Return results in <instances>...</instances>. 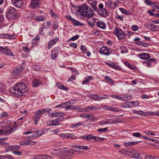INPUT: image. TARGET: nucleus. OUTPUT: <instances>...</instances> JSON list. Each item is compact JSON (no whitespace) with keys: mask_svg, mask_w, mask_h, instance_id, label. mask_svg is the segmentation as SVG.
Returning <instances> with one entry per match:
<instances>
[{"mask_svg":"<svg viewBox=\"0 0 159 159\" xmlns=\"http://www.w3.org/2000/svg\"><path fill=\"white\" fill-rule=\"evenodd\" d=\"M28 91V88L23 83H18L15 86L11 87L10 89V92L18 98H20L24 95L26 96Z\"/></svg>","mask_w":159,"mask_h":159,"instance_id":"1","label":"nucleus"},{"mask_svg":"<svg viewBox=\"0 0 159 159\" xmlns=\"http://www.w3.org/2000/svg\"><path fill=\"white\" fill-rule=\"evenodd\" d=\"M94 12L92 8L86 4H83L80 7L79 13L78 16L80 18L84 17L90 18L93 16Z\"/></svg>","mask_w":159,"mask_h":159,"instance_id":"2","label":"nucleus"},{"mask_svg":"<svg viewBox=\"0 0 159 159\" xmlns=\"http://www.w3.org/2000/svg\"><path fill=\"white\" fill-rule=\"evenodd\" d=\"M16 9L12 7H9L6 14L7 17L9 19H14L16 18Z\"/></svg>","mask_w":159,"mask_h":159,"instance_id":"3","label":"nucleus"},{"mask_svg":"<svg viewBox=\"0 0 159 159\" xmlns=\"http://www.w3.org/2000/svg\"><path fill=\"white\" fill-rule=\"evenodd\" d=\"M44 132L42 130H38L36 128H34L32 129V134L30 136H28L29 138L32 139H35L41 136L44 134Z\"/></svg>","mask_w":159,"mask_h":159,"instance_id":"4","label":"nucleus"},{"mask_svg":"<svg viewBox=\"0 0 159 159\" xmlns=\"http://www.w3.org/2000/svg\"><path fill=\"white\" fill-rule=\"evenodd\" d=\"M18 125H14L6 126L3 128L5 134H7L11 133L14 130V129L17 128Z\"/></svg>","mask_w":159,"mask_h":159,"instance_id":"5","label":"nucleus"},{"mask_svg":"<svg viewBox=\"0 0 159 159\" xmlns=\"http://www.w3.org/2000/svg\"><path fill=\"white\" fill-rule=\"evenodd\" d=\"M65 16L67 19L72 21L74 25H76L77 26H80L81 27L84 25L83 23H80V22L79 21H78L73 18L70 15Z\"/></svg>","mask_w":159,"mask_h":159,"instance_id":"6","label":"nucleus"},{"mask_svg":"<svg viewBox=\"0 0 159 159\" xmlns=\"http://www.w3.org/2000/svg\"><path fill=\"white\" fill-rule=\"evenodd\" d=\"M64 119L63 117L58 118L56 120L50 121L48 125L50 126H57L59 125V123Z\"/></svg>","mask_w":159,"mask_h":159,"instance_id":"7","label":"nucleus"},{"mask_svg":"<svg viewBox=\"0 0 159 159\" xmlns=\"http://www.w3.org/2000/svg\"><path fill=\"white\" fill-rule=\"evenodd\" d=\"M110 50L107 47L102 46L100 48L99 52L101 54L107 56L111 54Z\"/></svg>","mask_w":159,"mask_h":159,"instance_id":"8","label":"nucleus"},{"mask_svg":"<svg viewBox=\"0 0 159 159\" xmlns=\"http://www.w3.org/2000/svg\"><path fill=\"white\" fill-rule=\"evenodd\" d=\"M16 121L12 123L11 122V120L10 119H7L0 123V126L2 127L4 126L5 125H16Z\"/></svg>","mask_w":159,"mask_h":159,"instance_id":"9","label":"nucleus"},{"mask_svg":"<svg viewBox=\"0 0 159 159\" xmlns=\"http://www.w3.org/2000/svg\"><path fill=\"white\" fill-rule=\"evenodd\" d=\"M20 146L18 145L12 146L8 145L5 148V150L6 152H8L11 151H14L15 149H20Z\"/></svg>","mask_w":159,"mask_h":159,"instance_id":"10","label":"nucleus"},{"mask_svg":"<svg viewBox=\"0 0 159 159\" xmlns=\"http://www.w3.org/2000/svg\"><path fill=\"white\" fill-rule=\"evenodd\" d=\"M11 3L14 6L18 8L23 6V2L22 0H12Z\"/></svg>","mask_w":159,"mask_h":159,"instance_id":"11","label":"nucleus"},{"mask_svg":"<svg viewBox=\"0 0 159 159\" xmlns=\"http://www.w3.org/2000/svg\"><path fill=\"white\" fill-rule=\"evenodd\" d=\"M127 152H130V155L133 158H139V154L136 150L130 149L128 150Z\"/></svg>","mask_w":159,"mask_h":159,"instance_id":"12","label":"nucleus"},{"mask_svg":"<svg viewBox=\"0 0 159 159\" xmlns=\"http://www.w3.org/2000/svg\"><path fill=\"white\" fill-rule=\"evenodd\" d=\"M41 2L39 0H33L31 3V7L33 9H35L39 7Z\"/></svg>","mask_w":159,"mask_h":159,"instance_id":"13","label":"nucleus"},{"mask_svg":"<svg viewBox=\"0 0 159 159\" xmlns=\"http://www.w3.org/2000/svg\"><path fill=\"white\" fill-rule=\"evenodd\" d=\"M2 52L4 54L8 56H10L14 57L15 56L12 52L9 49H7L6 48L3 47L2 48Z\"/></svg>","mask_w":159,"mask_h":159,"instance_id":"14","label":"nucleus"},{"mask_svg":"<svg viewBox=\"0 0 159 159\" xmlns=\"http://www.w3.org/2000/svg\"><path fill=\"white\" fill-rule=\"evenodd\" d=\"M114 34L119 39H121L124 37V35L122 30H114Z\"/></svg>","mask_w":159,"mask_h":159,"instance_id":"15","label":"nucleus"},{"mask_svg":"<svg viewBox=\"0 0 159 159\" xmlns=\"http://www.w3.org/2000/svg\"><path fill=\"white\" fill-rule=\"evenodd\" d=\"M96 25L101 29L104 30L106 29V25L103 21H98L96 22Z\"/></svg>","mask_w":159,"mask_h":159,"instance_id":"16","label":"nucleus"},{"mask_svg":"<svg viewBox=\"0 0 159 159\" xmlns=\"http://www.w3.org/2000/svg\"><path fill=\"white\" fill-rule=\"evenodd\" d=\"M65 114L64 113L61 112H52L49 114V116L51 117H55L57 116L63 117L65 115Z\"/></svg>","mask_w":159,"mask_h":159,"instance_id":"17","label":"nucleus"},{"mask_svg":"<svg viewBox=\"0 0 159 159\" xmlns=\"http://www.w3.org/2000/svg\"><path fill=\"white\" fill-rule=\"evenodd\" d=\"M59 40V38H56L53 39L52 40L49 41L48 43V49H49L51 48L52 46L55 44L56 42Z\"/></svg>","mask_w":159,"mask_h":159,"instance_id":"18","label":"nucleus"},{"mask_svg":"<svg viewBox=\"0 0 159 159\" xmlns=\"http://www.w3.org/2000/svg\"><path fill=\"white\" fill-rule=\"evenodd\" d=\"M88 23L90 27L93 28L95 24V20L93 18H89L87 20Z\"/></svg>","mask_w":159,"mask_h":159,"instance_id":"19","label":"nucleus"},{"mask_svg":"<svg viewBox=\"0 0 159 159\" xmlns=\"http://www.w3.org/2000/svg\"><path fill=\"white\" fill-rule=\"evenodd\" d=\"M46 18V16L45 15L37 16L35 17L34 20L38 22H39L45 20Z\"/></svg>","mask_w":159,"mask_h":159,"instance_id":"20","label":"nucleus"},{"mask_svg":"<svg viewBox=\"0 0 159 159\" xmlns=\"http://www.w3.org/2000/svg\"><path fill=\"white\" fill-rule=\"evenodd\" d=\"M128 104L129 108H132L139 106V103L138 101H135L129 102Z\"/></svg>","mask_w":159,"mask_h":159,"instance_id":"21","label":"nucleus"},{"mask_svg":"<svg viewBox=\"0 0 159 159\" xmlns=\"http://www.w3.org/2000/svg\"><path fill=\"white\" fill-rule=\"evenodd\" d=\"M140 58L143 60H146L150 57V56L148 53L144 52L142 53L139 55Z\"/></svg>","mask_w":159,"mask_h":159,"instance_id":"22","label":"nucleus"},{"mask_svg":"<svg viewBox=\"0 0 159 159\" xmlns=\"http://www.w3.org/2000/svg\"><path fill=\"white\" fill-rule=\"evenodd\" d=\"M42 114L41 111L40 110H38L34 114V117L36 118L37 119L35 120V122H37L38 120L40 118L41 115Z\"/></svg>","mask_w":159,"mask_h":159,"instance_id":"23","label":"nucleus"},{"mask_svg":"<svg viewBox=\"0 0 159 159\" xmlns=\"http://www.w3.org/2000/svg\"><path fill=\"white\" fill-rule=\"evenodd\" d=\"M21 68L20 67H18L15 68L13 71V75H14L13 78H14V76L19 75L21 71Z\"/></svg>","mask_w":159,"mask_h":159,"instance_id":"24","label":"nucleus"},{"mask_svg":"<svg viewBox=\"0 0 159 159\" xmlns=\"http://www.w3.org/2000/svg\"><path fill=\"white\" fill-rule=\"evenodd\" d=\"M74 155V152H68L64 154V157L63 159H70Z\"/></svg>","mask_w":159,"mask_h":159,"instance_id":"25","label":"nucleus"},{"mask_svg":"<svg viewBox=\"0 0 159 159\" xmlns=\"http://www.w3.org/2000/svg\"><path fill=\"white\" fill-rule=\"evenodd\" d=\"M20 144L22 145H34L35 144V142L33 141H21L20 142Z\"/></svg>","mask_w":159,"mask_h":159,"instance_id":"26","label":"nucleus"},{"mask_svg":"<svg viewBox=\"0 0 159 159\" xmlns=\"http://www.w3.org/2000/svg\"><path fill=\"white\" fill-rule=\"evenodd\" d=\"M132 98V97L129 95L127 94L123 95L121 97V100L125 101L130 100Z\"/></svg>","mask_w":159,"mask_h":159,"instance_id":"27","label":"nucleus"},{"mask_svg":"<svg viewBox=\"0 0 159 159\" xmlns=\"http://www.w3.org/2000/svg\"><path fill=\"white\" fill-rule=\"evenodd\" d=\"M119 11L123 14L127 15H130L131 14V12L129 11H127L124 8L120 7L119 8Z\"/></svg>","mask_w":159,"mask_h":159,"instance_id":"28","label":"nucleus"},{"mask_svg":"<svg viewBox=\"0 0 159 159\" xmlns=\"http://www.w3.org/2000/svg\"><path fill=\"white\" fill-rule=\"evenodd\" d=\"M97 1H94L91 2H89V4L93 8L94 10L96 11L98 10L97 6Z\"/></svg>","mask_w":159,"mask_h":159,"instance_id":"29","label":"nucleus"},{"mask_svg":"<svg viewBox=\"0 0 159 159\" xmlns=\"http://www.w3.org/2000/svg\"><path fill=\"white\" fill-rule=\"evenodd\" d=\"M56 86L60 89H61L65 90H67L68 88L66 87H65L63 84L61 83H57Z\"/></svg>","mask_w":159,"mask_h":159,"instance_id":"30","label":"nucleus"},{"mask_svg":"<svg viewBox=\"0 0 159 159\" xmlns=\"http://www.w3.org/2000/svg\"><path fill=\"white\" fill-rule=\"evenodd\" d=\"M33 86L34 87L39 86L41 84V82L37 79H34L33 81Z\"/></svg>","mask_w":159,"mask_h":159,"instance_id":"31","label":"nucleus"},{"mask_svg":"<svg viewBox=\"0 0 159 159\" xmlns=\"http://www.w3.org/2000/svg\"><path fill=\"white\" fill-rule=\"evenodd\" d=\"M58 55V51L57 50L52 52L51 57L52 59L54 60L57 57Z\"/></svg>","mask_w":159,"mask_h":159,"instance_id":"32","label":"nucleus"},{"mask_svg":"<svg viewBox=\"0 0 159 159\" xmlns=\"http://www.w3.org/2000/svg\"><path fill=\"white\" fill-rule=\"evenodd\" d=\"M50 13L51 16L55 19L58 18V16L57 14H56L54 11L53 10L51 9L49 11Z\"/></svg>","mask_w":159,"mask_h":159,"instance_id":"33","label":"nucleus"},{"mask_svg":"<svg viewBox=\"0 0 159 159\" xmlns=\"http://www.w3.org/2000/svg\"><path fill=\"white\" fill-rule=\"evenodd\" d=\"M39 41V37L38 36H36L32 41V43L34 45L37 44Z\"/></svg>","mask_w":159,"mask_h":159,"instance_id":"34","label":"nucleus"},{"mask_svg":"<svg viewBox=\"0 0 159 159\" xmlns=\"http://www.w3.org/2000/svg\"><path fill=\"white\" fill-rule=\"evenodd\" d=\"M105 80H107L109 84H112L111 85H112L113 83V80L111 79V78L108 76L107 75L104 77Z\"/></svg>","mask_w":159,"mask_h":159,"instance_id":"35","label":"nucleus"},{"mask_svg":"<svg viewBox=\"0 0 159 159\" xmlns=\"http://www.w3.org/2000/svg\"><path fill=\"white\" fill-rule=\"evenodd\" d=\"M83 123L81 122H79L75 124L72 125L71 126V128L72 129L76 128L82 125Z\"/></svg>","mask_w":159,"mask_h":159,"instance_id":"36","label":"nucleus"},{"mask_svg":"<svg viewBox=\"0 0 159 159\" xmlns=\"http://www.w3.org/2000/svg\"><path fill=\"white\" fill-rule=\"evenodd\" d=\"M74 147L77 148H78L79 149H83L84 150H87L89 149V148L87 146L75 145V146H74Z\"/></svg>","mask_w":159,"mask_h":159,"instance_id":"37","label":"nucleus"},{"mask_svg":"<svg viewBox=\"0 0 159 159\" xmlns=\"http://www.w3.org/2000/svg\"><path fill=\"white\" fill-rule=\"evenodd\" d=\"M99 96L98 95H92L89 97V98L91 99H93L95 101H99L98 99Z\"/></svg>","mask_w":159,"mask_h":159,"instance_id":"38","label":"nucleus"},{"mask_svg":"<svg viewBox=\"0 0 159 159\" xmlns=\"http://www.w3.org/2000/svg\"><path fill=\"white\" fill-rule=\"evenodd\" d=\"M3 11L1 9H0V25H1L4 21V18L3 15L2 14V12Z\"/></svg>","mask_w":159,"mask_h":159,"instance_id":"39","label":"nucleus"},{"mask_svg":"<svg viewBox=\"0 0 159 159\" xmlns=\"http://www.w3.org/2000/svg\"><path fill=\"white\" fill-rule=\"evenodd\" d=\"M101 12V15L103 16V17H106L108 16V13L106 9L100 11Z\"/></svg>","mask_w":159,"mask_h":159,"instance_id":"40","label":"nucleus"},{"mask_svg":"<svg viewBox=\"0 0 159 159\" xmlns=\"http://www.w3.org/2000/svg\"><path fill=\"white\" fill-rule=\"evenodd\" d=\"M5 90L4 85L2 83H0V92H3Z\"/></svg>","mask_w":159,"mask_h":159,"instance_id":"41","label":"nucleus"},{"mask_svg":"<svg viewBox=\"0 0 159 159\" xmlns=\"http://www.w3.org/2000/svg\"><path fill=\"white\" fill-rule=\"evenodd\" d=\"M80 49L82 52L83 54H85L87 51V49L85 46L84 45H81L80 46Z\"/></svg>","mask_w":159,"mask_h":159,"instance_id":"42","label":"nucleus"},{"mask_svg":"<svg viewBox=\"0 0 159 159\" xmlns=\"http://www.w3.org/2000/svg\"><path fill=\"white\" fill-rule=\"evenodd\" d=\"M8 114L5 112H4L1 113H0V119H2L5 117L8 116Z\"/></svg>","mask_w":159,"mask_h":159,"instance_id":"43","label":"nucleus"},{"mask_svg":"<svg viewBox=\"0 0 159 159\" xmlns=\"http://www.w3.org/2000/svg\"><path fill=\"white\" fill-rule=\"evenodd\" d=\"M121 107L122 108H129L128 102H125L121 105Z\"/></svg>","mask_w":159,"mask_h":159,"instance_id":"44","label":"nucleus"},{"mask_svg":"<svg viewBox=\"0 0 159 159\" xmlns=\"http://www.w3.org/2000/svg\"><path fill=\"white\" fill-rule=\"evenodd\" d=\"M148 12L149 14V15L151 16H156L158 17L159 16V14L158 13H152L151 11L150 10H148Z\"/></svg>","mask_w":159,"mask_h":159,"instance_id":"45","label":"nucleus"},{"mask_svg":"<svg viewBox=\"0 0 159 159\" xmlns=\"http://www.w3.org/2000/svg\"><path fill=\"white\" fill-rule=\"evenodd\" d=\"M111 67L116 70H119L120 69V67L115 63L113 64Z\"/></svg>","mask_w":159,"mask_h":159,"instance_id":"46","label":"nucleus"},{"mask_svg":"<svg viewBox=\"0 0 159 159\" xmlns=\"http://www.w3.org/2000/svg\"><path fill=\"white\" fill-rule=\"evenodd\" d=\"M51 111V109L50 108L43 109L41 111L42 112V114L47 112H50Z\"/></svg>","mask_w":159,"mask_h":159,"instance_id":"47","label":"nucleus"},{"mask_svg":"<svg viewBox=\"0 0 159 159\" xmlns=\"http://www.w3.org/2000/svg\"><path fill=\"white\" fill-rule=\"evenodd\" d=\"M92 139H93L95 141H98L99 140H100L101 139H102V140H103L104 138L99 137H95L94 136H92Z\"/></svg>","mask_w":159,"mask_h":159,"instance_id":"48","label":"nucleus"},{"mask_svg":"<svg viewBox=\"0 0 159 159\" xmlns=\"http://www.w3.org/2000/svg\"><path fill=\"white\" fill-rule=\"evenodd\" d=\"M135 144V143L134 142H131L125 143V146L129 147L133 145H134Z\"/></svg>","mask_w":159,"mask_h":159,"instance_id":"49","label":"nucleus"},{"mask_svg":"<svg viewBox=\"0 0 159 159\" xmlns=\"http://www.w3.org/2000/svg\"><path fill=\"white\" fill-rule=\"evenodd\" d=\"M108 110H110L112 111L118 112L119 111V110L118 108L115 107H110V108L108 109Z\"/></svg>","mask_w":159,"mask_h":159,"instance_id":"50","label":"nucleus"},{"mask_svg":"<svg viewBox=\"0 0 159 159\" xmlns=\"http://www.w3.org/2000/svg\"><path fill=\"white\" fill-rule=\"evenodd\" d=\"M105 122L106 124H113L115 123V121L113 120L110 119H107L105 120Z\"/></svg>","mask_w":159,"mask_h":159,"instance_id":"51","label":"nucleus"},{"mask_svg":"<svg viewBox=\"0 0 159 159\" xmlns=\"http://www.w3.org/2000/svg\"><path fill=\"white\" fill-rule=\"evenodd\" d=\"M8 34H0V38H1L8 39Z\"/></svg>","mask_w":159,"mask_h":159,"instance_id":"52","label":"nucleus"},{"mask_svg":"<svg viewBox=\"0 0 159 159\" xmlns=\"http://www.w3.org/2000/svg\"><path fill=\"white\" fill-rule=\"evenodd\" d=\"M17 149H15V150L13 152V154H15L17 155H21L22 154V152H20L16 150Z\"/></svg>","mask_w":159,"mask_h":159,"instance_id":"53","label":"nucleus"},{"mask_svg":"<svg viewBox=\"0 0 159 159\" xmlns=\"http://www.w3.org/2000/svg\"><path fill=\"white\" fill-rule=\"evenodd\" d=\"M90 107H85L84 108L82 109V111H80L82 112H85V111H90Z\"/></svg>","mask_w":159,"mask_h":159,"instance_id":"54","label":"nucleus"},{"mask_svg":"<svg viewBox=\"0 0 159 159\" xmlns=\"http://www.w3.org/2000/svg\"><path fill=\"white\" fill-rule=\"evenodd\" d=\"M68 133H63L60 135V136L63 138H67Z\"/></svg>","mask_w":159,"mask_h":159,"instance_id":"55","label":"nucleus"},{"mask_svg":"<svg viewBox=\"0 0 159 159\" xmlns=\"http://www.w3.org/2000/svg\"><path fill=\"white\" fill-rule=\"evenodd\" d=\"M68 138H70L72 139H76L77 137L72 134L68 133Z\"/></svg>","mask_w":159,"mask_h":159,"instance_id":"56","label":"nucleus"},{"mask_svg":"<svg viewBox=\"0 0 159 159\" xmlns=\"http://www.w3.org/2000/svg\"><path fill=\"white\" fill-rule=\"evenodd\" d=\"M65 104L64 102L62 103L61 104H60L59 105H57L55 107V108H57L58 107H63V108H65Z\"/></svg>","mask_w":159,"mask_h":159,"instance_id":"57","label":"nucleus"},{"mask_svg":"<svg viewBox=\"0 0 159 159\" xmlns=\"http://www.w3.org/2000/svg\"><path fill=\"white\" fill-rule=\"evenodd\" d=\"M125 65L127 66L129 68L131 69H133V66L131 64L129 63L128 62H125Z\"/></svg>","mask_w":159,"mask_h":159,"instance_id":"58","label":"nucleus"},{"mask_svg":"<svg viewBox=\"0 0 159 159\" xmlns=\"http://www.w3.org/2000/svg\"><path fill=\"white\" fill-rule=\"evenodd\" d=\"M90 115L89 114H87V113H85L84 114L80 115V116L82 118H88L90 117Z\"/></svg>","mask_w":159,"mask_h":159,"instance_id":"59","label":"nucleus"},{"mask_svg":"<svg viewBox=\"0 0 159 159\" xmlns=\"http://www.w3.org/2000/svg\"><path fill=\"white\" fill-rule=\"evenodd\" d=\"M108 130V128L106 127L103 129H99L97 130V131L99 132H105Z\"/></svg>","mask_w":159,"mask_h":159,"instance_id":"60","label":"nucleus"},{"mask_svg":"<svg viewBox=\"0 0 159 159\" xmlns=\"http://www.w3.org/2000/svg\"><path fill=\"white\" fill-rule=\"evenodd\" d=\"M79 37V35H75V36H73L72 37L70 40H72V41H75L78 39V38Z\"/></svg>","mask_w":159,"mask_h":159,"instance_id":"61","label":"nucleus"},{"mask_svg":"<svg viewBox=\"0 0 159 159\" xmlns=\"http://www.w3.org/2000/svg\"><path fill=\"white\" fill-rule=\"evenodd\" d=\"M127 151H126L124 149H122L119 151V152L123 155H126V152Z\"/></svg>","mask_w":159,"mask_h":159,"instance_id":"62","label":"nucleus"},{"mask_svg":"<svg viewBox=\"0 0 159 159\" xmlns=\"http://www.w3.org/2000/svg\"><path fill=\"white\" fill-rule=\"evenodd\" d=\"M140 43L141 44H139L140 46H141L145 47H147L149 46V44L147 43H145L142 42V43Z\"/></svg>","mask_w":159,"mask_h":159,"instance_id":"63","label":"nucleus"},{"mask_svg":"<svg viewBox=\"0 0 159 159\" xmlns=\"http://www.w3.org/2000/svg\"><path fill=\"white\" fill-rule=\"evenodd\" d=\"M111 97L112 98H115L116 99H118L120 100L121 99V97L118 96L117 95H111Z\"/></svg>","mask_w":159,"mask_h":159,"instance_id":"64","label":"nucleus"}]
</instances>
